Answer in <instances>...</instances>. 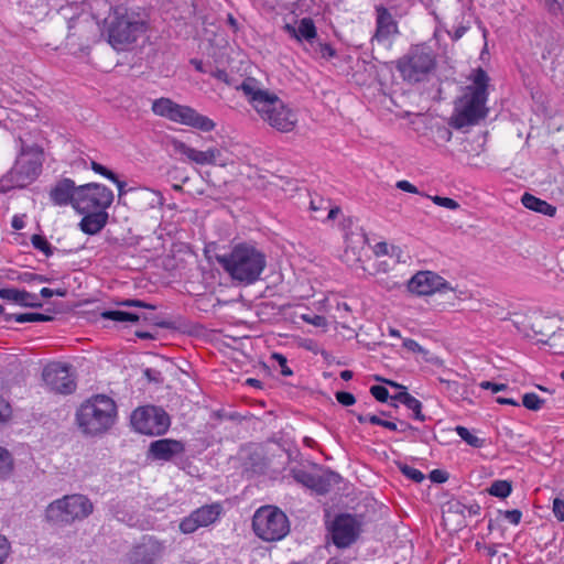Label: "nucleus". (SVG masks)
I'll use <instances>...</instances> for the list:
<instances>
[{
  "label": "nucleus",
  "mask_w": 564,
  "mask_h": 564,
  "mask_svg": "<svg viewBox=\"0 0 564 564\" xmlns=\"http://www.w3.org/2000/svg\"><path fill=\"white\" fill-rule=\"evenodd\" d=\"M242 90L261 118L281 132L292 131L297 117L275 94L260 87L257 79L247 77L236 86Z\"/></svg>",
  "instance_id": "f257e3e1"
},
{
  "label": "nucleus",
  "mask_w": 564,
  "mask_h": 564,
  "mask_svg": "<svg viewBox=\"0 0 564 564\" xmlns=\"http://www.w3.org/2000/svg\"><path fill=\"white\" fill-rule=\"evenodd\" d=\"M470 79L473 84L467 86L466 93L455 100L449 119V126L457 130L477 124L486 118L488 112L486 102L490 78L487 72L478 67L473 70Z\"/></svg>",
  "instance_id": "f03ea898"
},
{
  "label": "nucleus",
  "mask_w": 564,
  "mask_h": 564,
  "mask_svg": "<svg viewBox=\"0 0 564 564\" xmlns=\"http://www.w3.org/2000/svg\"><path fill=\"white\" fill-rule=\"evenodd\" d=\"M147 31V21L142 13L123 4L116 6L115 11L105 19L102 34L116 50H124Z\"/></svg>",
  "instance_id": "7ed1b4c3"
},
{
  "label": "nucleus",
  "mask_w": 564,
  "mask_h": 564,
  "mask_svg": "<svg viewBox=\"0 0 564 564\" xmlns=\"http://www.w3.org/2000/svg\"><path fill=\"white\" fill-rule=\"evenodd\" d=\"M118 415L116 402L106 394H96L80 404L76 411L78 429L86 435H100L109 431Z\"/></svg>",
  "instance_id": "20e7f679"
},
{
  "label": "nucleus",
  "mask_w": 564,
  "mask_h": 564,
  "mask_svg": "<svg viewBox=\"0 0 564 564\" xmlns=\"http://www.w3.org/2000/svg\"><path fill=\"white\" fill-rule=\"evenodd\" d=\"M215 258L231 280L246 285L256 282L265 268V256L257 249H231Z\"/></svg>",
  "instance_id": "39448f33"
},
{
  "label": "nucleus",
  "mask_w": 564,
  "mask_h": 564,
  "mask_svg": "<svg viewBox=\"0 0 564 564\" xmlns=\"http://www.w3.org/2000/svg\"><path fill=\"white\" fill-rule=\"evenodd\" d=\"M42 166L43 151L40 148H22L14 165L0 178V193L32 184L42 173Z\"/></svg>",
  "instance_id": "423d86ee"
},
{
  "label": "nucleus",
  "mask_w": 564,
  "mask_h": 564,
  "mask_svg": "<svg viewBox=\"0 0 564 564\" xmlns=\"http://www.w3.org/2000/svg\"><path fill=\"white\" fill-rule=\"evenodd\" d=\"M436 65V54L426 44L412 45L408 53L395 62V68L401 77L410 84L427 80Z\"/></svg>",
  "instance_id": "0eeeda50"
},
{
  "label": "nucleus",
  "mask_w": 564,
  "mask_h": 564,
  "mask_svg": "<svg viewBox=\"0 0 564 564\" xmlns=\"http://www.w3.org/2000/svg\"><path fill=\"white\" fill-rule=\"evenodd\" d=\"M93 511L94 505L87 496L73 494L52 501L45 509V519L54 524H72L88 518Z\"/></svg>",
  "instance_id": "6e6552de"
},
{
  "label": "nucleus",
  "mask_w": 564,
  "mask_h": 564,
  "mask_svg": "<svg viewBox=\"0 0 564 564\" xmlns=\"http://www.w3.org/2000/svg\"><path fill=\"white\" fill-rule=\"evenodd\" d=\"M252 530L264 542H276L290 532V521L278 507L265 505L258 508L252 517Z\"/></svg>",
  "instance_id": "1a4fd4ad"
},
{
  "label": "nucleus",
  "mask_w": 564,
  "mask_h": 564,
  "mask_svg": "<svg viewBox=\"0 0 564 564\" xmlns=\"http://www.w3.org/2000/svg\"><path fill=\"white\" fill-rule=\"evenodd\" d=\"M133 429L145 435H162L170 427L167 413L158 406L147 405L135 409L131 414Z\"/></svg>",
  "instance_id": "9d476101"
},
{
  "label": "nucleus",
  "mask_w": 564,
  "mask_h": 564,
  "mask_svg": "<svg viewBox=\"0 0 564 564\" xmlns=\"http://www.w3.org/2000/svg\"><path fill=\"white\" fill-rule=\"evenodd\" d=\"M113 202V192L104 184L88 183L77 187V212L107 210Z\"/></svg>",
  "instance_id": "9b49d317"
},
{
  "label": "nucleus",
  "mask_w": 564,
  "mask_h": 564,
  "mask_svg": "<svg viewBox=\"0 0 564 564\" xmlns=\"http://www.w3.org/2000/svg\"><path fill=\"white\" fill-rule=\"evenodd\" d=\"M45 384L54 392L70 394L76 390V380L73 367L63 362H51L42 372Z\"/></svg>",
  "instance_id": "f8f14e48"
},
{
  "label": "nucleus",
  "mask_w": 564,
  "mask_h": 564,
  "mask_svg": "<svg viewBox=\"0 0 564 564\" xmlns=\"http://www.w3.org/2000/svg\"><path fill=\"white\" fill-rule=\"evenodd\" d=\"M361 523L351 514H339L332 525L333 542L337 547L350 546L359 536Z\"/></svg>",
  "instance_id": "ddd939ff"
},
{
  "label": "nucleus",
  "mask_w": 564,
  "mask_h": 564,
  "mask_svg": "<svg viewBox=\"0 0 564 564\" xmlns=\"http://www.w3.org/2000/svg\"><path fill=\"white\" fill-rule=\"evenodd\" d=\"M409 291L417 295H431L436 292L452 290L449 284L432 271H419L408 284Z\"/></svg>",
  "instance_id": "4468645a"
},
{
  "label": "nucleus",
  "mask_w": 564,
  "mask_h": 564,
  "mask_svg": "<svg viewBox=\"0 0 564 564\" xmlns=\"http://www.w3.org/2000/svg\"><path fill=\"white\" fill-rule=\"evenodd\" d=\"M164 545L159 540L148 536L135 545L127 555L128 564H154L164 553Z\"/></svg>",
  "instance_id": "2eb2a0df"
},
{
  "label": "nucleus",
  "mask_w": 564,
  "mask_h": 564,
  "mask_svg": "<svg viewBox=\"0 0 564 564\" xmlns=\"http://www.w3.org/2000/svg\"><path fill=\"white\" fill-rule=\"evenodd\" d=\"M221 506L219 503L203 506L181 521L180 530L188 534L195 532L198 528L208 527L219 518Z\"/></svg>",
  "instance_id": "dca6fc26"
},
{
  "label": "nucleus",
  "mask_w": 564,
  "mask_h": 564,
  "mask_svg": "<svg viewBox=\"0 0 564 564\" xmlns=\"http://www.w3.org/2000/svg\"><path fill=\"white\" fill-rule=\"evenodd\" d=\"M399 34L398 22L388 8L380 4L376 7V31L371 42L386 44L392 42V39Z\"/></svg>",
  "instance_id": "f3484780"
},
{
  "label": "nucleus",
  "mask_w": 564,
  "mask_h": 564,
  "mask_svg": "<svg viewBox=\"0 0 564 564\" xmlns=\"http://www.w3.org/2000/svg\"><path fill=\"white\" fill-rule=\"evenodd\" d=\"M171 121L188 126L204 132L215 129V122L206 116L198 113L194 108L175 104Z\"/></svg>",
  "instance_id": "a211bd4d"
},
{
  "label": "nucleus",
  "mask_w": 564,
  "mask_h": 564,
  "mask_svg": "<svg viewBox=\"0 0 564 564\" xmlns=\"http://www.w3.org/2000/svg\"><path fill=\"white\" fill-rule=\"evenodd\" d=\"M185 452L183 442L173 438H161L150 443L148 456L153 460L170 462Z\"/></svg>",
  "instance_id": "6ab92c4d"
},
{
  "label": "nucleus",
  "mask_w": 564,
  "mask_h": 564,
  "mask_svg": "<svg viewBox=\"0 0 564 564\" xmlns=\"http://www.w3.org/2000/svg\"><path fill=\"white\" fill-rule=\"evenodd\" d=\"M172 147L176 153L185 155L189 161L199 165L216 164L221 154L219 149L210 148L206 151H199L180 140H173Z\"/></svg>",
  "instance_id": "aec40b11"
},
{
  "label": "nucleus",
  "mask_w": 564,
  "mask_h": 564,
  "mask_svg": "<svg viewBox=\"0 0 564 564\" xmlns=\"http://www.w3.org/2000/svg\"><path fill=\"white\" fill-rule=\"evenodd\" d=\"M77 187L70 178L64 177L58 181L50 191V199L54 205L66 206L72 205L75 208V199L77 196Z\"/></svg>",
  "instance_id": "412c9836"
},
{
  "label": "nucleus",
  "mask_w": 564,
  "mask_h": 564,
  "mask_svg": "<svg viewBox=\"0 0 564 564\" xmlns=\"http://www.w3.org/2000/svg\"><path fill=\"white\" fill-rule=\"evenodd\" d=\"M285 31L290 36L294 37L301 43H305V47H310L319 37L317 34L316 25L312 18H302L297 26L285 24Z\"/></svg>",
  "instance_id": "4be33fe9"
},
{
  "label": "nucleus",
  "mask_w": 564,
  "mask_h": 564,
  "mask_svg": "<svg viewBox=\"0 0 564 564\" xmlns=\"http://www.w3.org/2000/svg\"><path fill=\"white\" fill-rule=\"evenodd\" d=\"M339 226L344 232L346 247H364L365 245L371 247V238L355 223L351 217L343 218Z\"/></svg>",
  "instance_id": "5701e85b"
},
{
  "label": "nucleus",
  "mask_w": 564,
  "mask_h": 564,
  "mask_svg": "<svg viewBox=\"0 0 564 564\" xmlns=\"http://www.w3.org/2000/svg\"><path fill=\"white\" fill-rule=\"evenodd\" d=\"M83 215L79 223L80 229L88 235L99 232L107 224L109 214L107 210L78 212Z\"/></svg>",
  "instance_id": "b1692460"
},
{
  "label": "nucleus",
  "mask_w": 564,
  "mask_h": 564,
  "mask_svg": "<svg viewBox=\"0 0 564 564\" xmlns=\"http://www.w3.org/2000/svg\"><path fill=\"white\" fill-rule=\"evenodd\" d=\"M0 297L21 306L28 307H41L42 303L39 301L37 295L29 293L24 290H18L14 288L0 289Z\"/></svg>",
  "instance_id": "393cba45"
},
{
  "label": "nucleus",
  "mask_w": 564,
  "mask_h": 564,
  "mask_svg": "<svg viewBox=\"0 0 564 564\" xmlns=\"http://www.w3.org/2000/svg\"><path fill=\"white\" fill-rule=\"evenodd\" d=\"M336 477L335 474H330L327 479L321 476H314L312 474L305 471H297L294 475V478L297 482L304 485L307 488H311L319 494H324L328 491L329 478Z\"/></svg>",
  "instance_id": "a878e982"
},
{
  "label": "nucleus",
  "mask_w": 564,
  "mask_h": 564,
  "mask_svg": "<svg viewBox=\"0 0 564 564\" xmlns=\"http://www.w3.org/2000/svg\"><path fill=\"white\" fill-rule=\"evenodd\" d=\"M523 206L530 210L540 213L546 216H554L556 207L530 193H524L521 197Z\"/></svg>",
  "instance_id": "bb28decb"
},
{
  "label": "nucleus",
  "mask_w": 564,
  "mask_h": 564,
  "mask_svg": "<svg viewBox=\"0 0 564 564\" xmlns=\"http://www.w3.org/2000/svg\"><path fill=\"white\" fill-rule=\"evenodd\" d=\"M438 382L443 386V391L453 400L460 401L468 399V389L466 384H463L455 380H449L440 377Z\"/></svg>",
  "instance_id": "cd10ccee"
},
{
  "label": "nucleus",
  "mask_w": 564,
  "mask_h": 564,
  "mask_svg": "<svg viewBox=\"0 0 564 564\" xmlns=\"http://www.w3.org/2000/svg\"><path fill=\"white\" fill-rule=\"evenodd\" d=\"M393 400L399 401L404 404L409 410L413 412V417L420 422L425 420V415L422 413V402L408 393L406 391L399 392L394 397Z\"/></svg>",
  "instance_id": "c85d7f7f"
},
{
  "label": "nucleus",
  "mask_w": 564,
  "mask_h": 564,
  "mask_svg": "<svg viewBox=\"0 0 564 564\" xmlns=\"http://www.w3.org/2000/svg\"><path fill=\"white\" fill-rule=\"evenodd\" d=\"M358 421L360 423H364V422H369L373 425H380L382 427H386L390 431H400V432H405L408 431L411 425L404 421H400L399 422V425L392 421H387V420H382L380 419L378 415L376 414H368V415H358Z\"/></svg>",
  "instance_id": "c756f323"
},
{
  "label": "nucleus",
  "mask_w": 564,
  "mask_h": 564,
  "mask_svg": "<svg viewBox=\"0 0 564 564\" xmlns=\"http://www.w3.org/2000/svg\"><path fill=\"white\" fill-rule=\"evenodd\" d=\"M89 7L91 10L93 18L97 21V23L102 22V29H105V19L107 15H110L115 8L107 0H90Z\"/></svg>",
  "instance_id": "7c9ffc66"
},
{
  "label": "nucleus",
  "mask_w": 564,
  "mask_h": 564,
  "mask_svg": "<svg viewBox=\"0 0 564 564\" xmlns=\"http://www.w3.org/2000/svg\"><path fill=\"white\" fill-rule=\"evenodd\" d=\"M305 50L314 57H319L326 61H329L337 56V52L332 46V44L322 42L319 37L315 41L313 45H311L310 47H305Z\"/></svg>",
  "instance_id": "2f4dec72"
},
{
  "label": "nucleus",
  "mask_w": 564,
  "mask_h": 564,
  "mask_svg": "<svg viewBox=\"0 0 564 564\" xmlns=\"http://www.w3.org/2000/svg\"><path fill=\"white\" fill-rule=\"evenodd\" d=\"M327 207H329V209H328V213L325 216V218L322 216H317V215L315 216V218L321 219L323 221L333 220L341 213L340 207L339 206H330L329 200H325L323 198H318L317 202L315 199L311 200V209L313 212L317 213V212L326 210Z\"/></svg>",
  "instance_id": "473e14b6"
},
{
  "label": "nucleus",
  "mask_w": 564,
  "mask_h": 564,
  "mask_svg": "<svg viewBox=\"0 0 564 564\" xmlns=\"http://www.w3.org/2000/svg\"><path fill=\"white\" fill-rule=\"evenodd\" d=\"M175 104L173 100H171L170 98H159V99H155L152 104V111L160 116V117H164L166 119H171V117L173 116V110H174V107H175Z\"/></svg>",
  "instance_id": "72a5a7b5"
},
{
  "label": "nucleus",
  "mask_w": 564,
  "mask_h": 564,
  "mask_svg": "<svg viewBox=\"0 0 564 564\" xmlns=\"http://www.w3.org/2000/svg\"><path fill=\"white\" fill-rule=\"evenodd\" d=\"M7 322L13 319L17 323H35V322H47L52 317L41 313H22V314H8L4 316Z\"/></svg>",
  "instance_id": "f704fd0d"
},
{
  "label": "nucleus",
  "mask_w": 564,
  "mask_h": 564,
  "mask_svg": "<svg viewBox=\"0 0 564 564\" xmlns=\"http://www.w3.org/2000/svg\"><path fill=\"white\" fill-rule=\"evenodd\" d=\"M101 317L115 322H131L137 323L141 316L134 313H128L123 311H105L101 313Z\"/></svg>",
  "instance_id": "c9c22d12"
},
{
  "label": "nucleus",
  "mask_w": 564,
  "mask_h": 564,
  "mask_svg": "<svg viewBox=\"0 0 564 564\" xmlns=\"http://www.w3.org/2000/svg\"><path fill=\"white\" fill-rule=\"evenodd\" d=\"M13 470V458L11 453L0 447V480L9 477Z\"/></svg>",
  "instance_id": "e433bc0d"
},
{
  "label": "nucleus",
  "mask_w": 564,
  "mask_h": 564,
  "mask_svg": "<svg viewBox=\"0 0 564 564\" xmlns=\"http://www.w3.org/2000/svg\"><path fill=\"white\" fill-rule=\"evenodd\" d=\"M511 491L512 486L508 480H495L488 488L489 495L498 498H507Z\"/></svg>",
  "instance_id": "4c0bfd02"
},
{
  "label": "nucleus",
  "mask_w": 564,
  "mask_h": 564,
  "mask_svg": "<svg viewBox=\"0 0 564 564\" xmlns=\"http://www.w3.org/2000/svg\"><path fill=\"white\" fill-rule=\"evenodd\" d=\"M455 431L459 435V437L463 441H465L468 445L476 447V448H479L484 445V440L471 434L467 427L458 425L455 427Z\"/></svg>",
  "instance_id": "58836bf2"
},
{
  "label": "nucleus",
  "mask_w": 564,
  "mask_h": 564,
  "mask_svg": "<svg viewBox=\"0 0 564 564\" xmlns=\"http://www.w3.org/2000/svg\"><path fill=\"white\" fill-rule=\"evenodd\" d=\"M544 403V400L541 399L538 394L535 393H525L522 398V404L529 409V410H532V411H539L542 405Z\"/></svg>",
  "instance_id": "ea45409f"
},
{
  "label": "nucleus",
  "mask_w": 564,
  "mask_h": 564,
  "mask_svg": "<svg viewBox=\"0 0 564 564\" xmlns=\"http://www.w3.org/2000/svg\"><path fill=\"white\" fill-rule=\"evenodd\" d=\"M400 470L402 471V474L408 477L409 479L415 481V482H421L425 477H424V474L414 468V467H411L409 465H402L400 466Z\"/></svg>",
  "instance_id": "a19ab883"
},
{
  "label": "nucleus",
  "mask_w": 564,
  "mask_h": 564,
  "mask_svg": "<svg viewBox=\"0 0 564 564\" xmlns=\"http://www.w3.org/2000/svg\"><path fill=\"white\" fill-rule=\"evenodd\" d=\"M271 359L275 360L278 365L280 366V372L284 377H289L293 375V371L288 366V359L285 356L279 352H274L271 356Z\"/></svg>",
  "instance_id": "79ce46f5"
},
{
  "label": "nucleus",
  "mask_w": 564,
  "mask_h": 564,
  "mask_svg": "<svg viewBox=\"0 0 564 564\" xmlns=\"http://www.w3.org/2000/svg\"><path fill=\"white\" fill-rule=\"evenodd\" d=\"M429 198H431L433 200L434 204L441 206V207H445L447 209H457L459 207V204L453 199V198H449V197H442V196H427Z\"/></svg>",
  "instance_id": "37998d69"
},
{
  "label": "nucleus",
  "mask_w": 564,
  "mask_h": 564,
  "mask_svg": "<svg viewBox=\"0 0 564 564\" xmlns=\"http://www.w3.org/2000/svg\"><path fill=\"white\" fill-rule=\"evenodd\" d=\"M90 167L95 173L102 175L104 177L108 178L109 181L115 180L116 173L113 171L109 170L108 167H106L105 165H102L96 161H91Z\"/></svg>",
  "instance_id": "c03bdc74"
},
{
  "label": "nucleus",
  "mask_w": 564,
  "mask_h": 564,
  "mask_svg": "<svg viewBox=\"0 0 564 564\" xmlns=\"http://www.w3.org/2000/svg\"><path fill=\"white\" fill-rule=\"evenodd\" d=\"M370 392L380 402H386L389 399V391L383 386H372Z\"/></svg>",
  "instance_id": "a18cd8bd"
},
{
  "label": "nucleus",
  "mask_w": 564,
  "mask_h": 564,
  "mask_svg": "<svg viewBox=\"0 0 564 564\" xmlns=\"http://www.w3.org/2000/svg\"><path fill=\"white\" fill-rule=\"evenodd\" d=\"M506 520L512 524H519L522 518V512L518 509L499 511Z\"/></svg>",
  "instance_id": "49530a36"
},
{
  "label": "nucleus",
  "mask_w": 564,
  "mask_h": 564,
  "mask_svg": "<svg viewBox=\"0 0 564 564\" xmlns=\"http://www.w3.org/2000/svg\"><path fill=\"white\" fill-rule=\"evenodd\" d=\"M336 399L340 404H343L345 406L352 405L356 402V398L354 397V394H351L350 392H345V391L337 392Z\"/></svg>",
  "instance_id": "de8ad7c7"
},
{
  "label": "nucleus",
  "mask_w": 564,
  "mask_h": 564,
  "mask_svg": "<svg viewBox=\"0 0 564 564\" xmlns=\"http://www.w3.org/2000/svg\"><path fill=\"white\" fill-rule=\"evenodd\" d=\"M10 543L6 536L0 535V564H3L10 554Z\"/></svg>",
  "instance_id": "09e8293b"
},
{
  "label": "nucleus",
  "mask_w": 564,
  "mask_h": 564,
  "mask_svg": "<svg viewBox=\"0 0 564 564\" xmlns=\"http://www.w3.org/2000/svg\"><path fill=\"white\" fill-rule=\"evenodd\" d=\"M303 321H305L306 323L312 324L316 327L326 326V318L324 316L316 315V314H313V315L305 314V315H303Z\"/></svg>",
  "instance_id": "8fccbe9b"
},
{
  "label": "nucleus",
  "mask_w": 564,
  "mask_h": 564,
  "mask_svg": "<svg viewBox=\"0 0 564 564\" xmlns=\"http://www.w3.org/2000/svg\"><path fill=\"white\" fill-rule=\"evenodd\" d=\"M118 304L121 306H127V307L133 306V307H143V308H150V310L155 308L154 305L145 303L140 300H124V301L119 302Z\"/></svg>",
  "instance_id": "3c124183"
},
{
  "label": "nucleus",
  "mask_w": 564,
  "mask_h": 564,
  "mask_svg": "<svg viewBox=\"0 0 564 564\" xmlns=\"http://www.w3.org/2000/svg\"><path fill=\"white\" fill-rule=\"evenodd\" d=\"M553 513L558 521H564V500L555 498L553 500Z\"/></svg>",
  "instance_id": "603ef678"
},
{
  "label": "nucleus",
  "mask_w": 564,
  "mask_h": 564,
  "mask_svg": "<svg viewBox=\"0 0 564 564\" xmlns=\"http://www.w3.org/2000/svg\"><path fill=\"white\" fill-rule=\"evenodd\" d=\"M214 78L226 83L227 85H231V79L228 73L225 69L215 68L210 69L209 73Z\"/></svg>",
  "instance_id": "864d4df0"
},
{
  "label": "nucleus",
  "mask_w": 564,
  "mask_h": 564,
  "mask_svg": "<svg viewBox=\"0 0 564 564\" xmlns=\"http://www.w3.org/2000/svg\"><path fill=\"white\" fill-rule=\"evenodd\" d=\"M479 387L485 390H491L494 393H497L499 391H503L507 389V384L505 383H495L491 381H481L479 383Z\"/></svg>",
  "instance_id": "5fc2aeb1"
},
{
  "label": "nucleus",
  "mask_w": 564,
  "mask_h": 564,
  "mask_svg": "<svg viewBox=\"0 0 564 564\" xmlns=\"http://www.w3.org/2000/svg\"><path fill=\"white\" fill-rule=\"evenodd\" d=\"M362 249H355V248H351V249H344V254L340 256L343 258V260L345 262H347L348 264H350V254L352 256L354 260L356 262H361V259H360V251Z\"/></svg>",
  "instance_id": "6e6d98bb"
},
{
  "label": "nucleus",
  "mask_w": 564,
  "mask_h": 564,
  "mask_svg": "<svg viewBox=\"0 0 564 564\" xmlns=\"http://www.w3.org/2000/svg\"><path fill=\"white\" fill-rule=\"evenodd\" d=\"M544 3L549 12L552 14H557L564 9V2L562 3L558 0H544Z\"/></svg>",
  "instance_id": "4d7b16f0"
},
{
  "label": "nucleus",
  "mask_w": 564,
  "mask_h": 564,
  "mask_svg": "<svg viewBox=\"0 0 564 564\" xmlns=\"http://www.w3.org/2000/svg\"><path fill=\"white\" fill-rule=\"evenodd\" d=\"M395 186H397V188H399L403 192H408V193H412V194H420L417 187L405 180L398 181Z\"/></svg>",
  "instance_id": "13d9d810"
},
{
  "label": "nucleus",
  "mask_w": 564,
  "mask_h": 564,
  "mask_svg": "<svg viewBox=\"0 0 564 564\" xmlns=\"http://www.w3.org/2000/svg\"><path fill=\"white\" fill-rule=\"evenodd\" d=\"M30 240L33 247H52V245L46 240V238L39 234H32L30 236Z\"/></svg>",
  "instance_id": "bf43d9fd"
},
{
  "label": "nucleus",
  "mask_w": 564,
  "mask_h": 564,
  "mask_svg": "<svg viewBox=\"0 0 564 564\" xmlns=\"http://www.w3.org/2000/svg\"><path fill=\"white\" fill-rule=\"evenodd\" d=\"M112 183L116 184L117 188H118V197L119 199L126 195L129 191H132L133 188H127V183L123 182V181H120L118 175L115 174V180H110Z\"/></svg>",
  "instance_id": "052dcab7"
},
{
  "label": "nucleus",
  "mask_w": 564,
  "mask_h": 564,
  "mask_svg": "<svg viewBox=\"0 0 564 564\" xmlns=\"http://www.w3.org/2000/svg\"><path fill=\"white\" fill-rule=\"evenodd\" d=\"M403 347L405 349H408L409 351H412V352H421L423 351V348L421 347V345L415 341L414 339H411V338H405L403 340Z\"/></svg>",
  "instance_id": "680f3d73"
},
{
  "label": "nucleus",
  "mask_w": 564,
  "mask_h": 564,
  "mask_svg": "<svg viewBox=\"0 0 564 564\" xmlns=\"http://www.w3.org/2000/svg\"><path fill=\"white\" fill-rule=\"evenodd\" d=\"M10 415L9 405L0 400V423H4Z\"/></svg>",
  "instance_id": "e2e57ef3"
},
{
  "label": "nucleus",
  "mask_w": 564,
  "mask_h": 564,
  "mask_svg": "<svg viewBox=\"0 0 564 564\" xmlns=\"http://www.w3.org/2000/svg\"><path fill=\"white\" fill-rule=\"evenodd\" d=\"M468 26L459 25L455 29L454 33L451 34L453 41H458L467 32Z\"/></svg>",
  "instance_id": "0e129e2a"
},
{
  "label": "nucleus",
  "mask_w": 564,
  "mask_h": 564,
  "mask_svg": "<svg viewBox=\"0 0 564 564\" xmlns=\"http://www.w3.org/2000/svg\"><path fill=\"white\" fill-rule=\"evenodd\" d=\"M191 64L195 67V69L199 73H209V70L205 67V64L203 63V61L200 59H197V58H193L191 59Z\"/></svg>",
  "instance_id": "69168bd1"
},
{
  "label": "nucleus",
  "mask_w": 564,
  "mask_h": 564,
  "mask_svg": "<svg viewBox=\"0 0 564 564\" xmlns=\"http://www.w3.org/2000/svg\"><path fill=\"white\" fill-rule=\"evenodd\" d=\"M24 215L23 216H18L15 215L12 219V227L15 229V230H20L22 228H24L25 226V223H24Z\"/></svg>",
  "instance_id": "338daca9"
},
{
  "label": "nucleus",
  "mask_w": 564,
  "mask_h": 564,
  "mask_svg": "<svg viewBox=\"0 0 564 564\" xmlns=\"http://www.w3.org/2000/svg\"><path fill=\"white\" fill-rule=\"evenodd\" d=\"M464 509L467 511L468 516H476L480 511V506L478 503H473L469 506H464Z\"/></svg>",
  "instance_id": "774afa93"
}]
</instances>
